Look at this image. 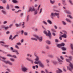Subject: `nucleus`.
<instances>
[{"label":"nucleus","instance_id":"nucleus-39","mask_svg":"<svg viewBox=\"0 0 73 73\" xmlns=\"http://www.w3.org/2000/svg\"><path fill=\"white\" fill-rule=\"evenodd\" d=\"M14 7L16 9H19V7L18 6H15Z\"/></svg>","mask_w":73,"mask_h":73},{"label":"nucleus","instance_id":"nucleus-38","mask_svg":"<svg viewBox=\"0 0 73 73\" xmlns=\"http://www.w3.org/2000/svg\"><path fill=\"white\" fill-rule=\"evenodd\" d=\"M12 57H13L15 58H17V57H16V56L15 55H13L12 56Z\"/></svg>","mask_w":73,"mask_h":73},{"label":"nucleus","instance_id":"nucleus-35","mask_svg":"<svg viewBox=\"0 0 73 73\" xmlns=\"http://www.w3.org/2000/svg\"><path fill=\"white\" fill-rule=\"evenodd\" d=\"M62 22L63 24V25H66V23L64 21H62Z\"/></svg>","mask_w":73,"mask_h":73},{"label":"nucleus","instance_id":"nucleus-21","mask_svg":"<svg viewBox=\"0 0 73 73\" xmlns=\"http://www.w3.org/2000/svg\"><path fill=\"white\" fill-rule=\"evenodd\" d=\"M47 23H48L50 24H52V21L49 20V19H48L47 20Z\"/></svg>","mask_w":73,"mask_h":73},{"label":"nucleus","instance_id":"nucleus-61","mask_svg":"<svg viewBox=\"0 0 73 73\" xmlns=\"http://www.w3.org/2000/svg\"><path fill=\"white\" fill-rule=\"evenodd\" d=\"M21 33L22 35L23 33H24V31H23V30H21Z\"/></svg>","mask_w":73,"mask_h":73},{"label":"nucleus","instance_id":"nucleus-49","mask_svg":"<svg viewBox=\"0 0 73 73\" xmlns=\"http://www.w3.org/2000/svg\"><path fill=\"white\" fill-rule=\"evenodd\" d=\"M7 56H9V57H12V55H11L10 54H8L7 55Z\"/></svg>","mask_w":73,"mask_h":73},{"label":"nucleus","instance_id":"nucleus-5","mask_svg":"<svg viewBox=\"0 0 73 73\" xmlns=\"http://www.w3.org/2000/svg\"><path fill=\"white\" fill-rule=\"evenodd\" d=\"M43 32L44 34H45L46 36H49L50 37H51V33L49 31H48V33H47V32L46 31V30H44Z\"/></svg>","mask_w":73,"mask_h":73},{"label":"nucleus","instance_id":"nucleus-9","mask_svg":"<svg viewBox=\"0 0 73 73\" xmlns=\"http://www.w3.org/2000/svg\"><path fill=\"white\" fill-rule=\"evenodd\" d=\"M31 11V12H33V11H35V8L33 7H30L29 8V9L28 12H29Z\"/></svg>","mask_w":73,"mask_h":73},{"label":"nucleus","instance_id":"nucleus-44","mask_svg":"<svg viewBox=\"0 0 73 73\" xmlns=\"http://www.w3.org/2000/svg\"><path fill=\"white\" fill-rule=\"evenodd\" d=\"M42 8H41L40 10V11L39 13V14H40V13H41L42 12Z\"/></svg>","mask_w":73,"mask_h":73},{"label":"nucleus","instance_id":"nucleus-57","mask_svg":"<svg viewBox=\"0 0 73 73\" xmlns=\"http://www.w3.org/2000/svg\"><path fill=\"white\" fill-rule=\"evenodd\" d=\"M24 35L25 36H27V35H28V34L27 33V32H25V33H24Z\"/></svg>","mask_w":73,"mask_h":73},{"label":"nucleus","instance_id":"nucleus-24","mask_svg":"<svg viewBox=\"0 0 73 73\" xmlns=\"http://www.w3.org/2000/svg\"><path fill=\"white\" fill-rule=\"evenodd\" d=\"M65 12L66 13H67V14H72V13L68 11H66Z\"/></svg>","mask_w":73,"mask_h":73},{"label":"nucleus","instance_id":"nucleus-26","mask_svg":"<svg viewBox=\"0 0 73 73\" xmlns=\"http://www.w3.org/2000/svg\"><path fill=\"white\" fill-rule=\"evenodd\" d=\"M10 61L12 62H14V61H15V59L12 58H10Z\"/></svg>","mask_w":73,"mask_h":73},{"label":"nucleus","instance_id":"nucleus-37","mask_svg":"<svg viewBox=\"0 0 73 73\" xmlns=\"http://www.w3.org/2000/svg\"><path fill=\"white\" fill-rule=\"evenodd\" d=\"M68 2L70 3L71 5H73V3L72 2V1H71V0H69L68 1Z\"/></svg>","mask_w":73,"mask_h":73},{"label":"nucleus","instance_id":"nucleus-63","mask_svg":"<svg viewBox=\"0 0 73 73\" xmlns=\"http://www.w3.org/2000/svg\"><path fill=\"white\" fill-rule=\"evenodd\" d=\"M35 32H37V31H38V29L36 28L35 29Z\"/></svg>","mask_w":73,"mask_h":73},{"label":"nucleus","instance_id":"nucleus-42","mask_svg":"<svg viewBox=\"0 0 73 73\" xmlns=\"http://www.w3.org/2000/svg\"><path fill=\"white\" fill-rule=\"evenodd\" d=\"M48 57H50V58H53V56L52 55H48Z\"/></svg>","mask_w":73,"mask_h":73},{"label":"nucleus","instance_id":"nucleus-43","mask_svg":"<svg viewBox=\"0 0 73 73\" xmlns=\"http://www.w3.org/2000/svg\"><path fill=\"white\" fill-rule=\"evenodd\" d=\"M0 52H3V53H5V54H7V52H5L4 51H2L1 50H0Z\"/></svg>","mask_w":73,"mask_h":73},{"label":"nucleus","instance_id":"nucleus-28","mask_svg":"<svg viewBox=\"0 0 73 73\" xmlns=\"http://www.w3.org/2000/svg\"><path fill=\"white\" fill-rule=\"evenodd\" d=\"M42 23L43 24H44V25H46L48 24V23H46L45 21H43Z\"/></svg>","mask_w":73,"mask_h":73},{"label":"nucleus","instance_id":"nucleus-64","mask_svg":"<svg viewBox=\"0 0 73 73\" xmlns=\"http://www.w3.org/2000/svg\"><path fill=\"white\" fill-rule=\"evenodd\" d=\"M41 73H45V72L43 70H41L40 72Z\"/></svg>","mask_w":73,"mask_h":73},{"label":"nucleus","instance_id":"nucleus-46","mask_svg":"<svg viewBox=\"0 0 73 73\" xmlns=\"http://www.w3.org/2000/svg\"><path fill=\"white\" fill-rule=\"evenodd\" d=\"M38 12L37 10L35 11L34 12V15H37V14Z\"/></svg>","mask_w":73,"mask_h":73},{"label":"nucleus","instance_id":"nucleus-52","mask_svg":"<svg viewBox=\"0 0 73 73\" xmlns=\"http://www.w3.org/2000/svg\"><path fill=\"white\" fill-rule=\"evenodd\" d=\"M60 44L61 46H64V45H65V44L64 43H62Z\"/></svg>","mask_w":73,"mask_h":73},{"label":"nucleus","instance_id":"nucleus-22","mask_svg":"<svg viewBox=\"0 0 73 73\" xmlns=\"http://www.w3.org/2000/svg\"><path fill=\"white\" fill-rule=\"evenodd\" d=\"M29 15H28L27 17V22H28L29 21Z\"/></svg>","mask_w":73,"mask_h":73},{"label":"nucleus","instance_id":"nucleus-4","mask_svg":"<svg viewBox=\"0 0 73 73\" xmlns=\"http://www.w3.org/2000/svg\"><path fill=\"white\" fill-rule=\"evenodd\" d=\"M34 63L35 64H36V65L38 64L40 67H41L42 68H44V65H43L41 61H35Z\"/></svg>","mask_w":73,"mask_h":73},{"label":"nucleus","instance_id":"nucleus-36","mask_svg":"<svg viewBox=\"0 0 73 73\" xmlns=\"http://www.w3.org/2000/svg\"><path fill=\"white\" fill-rule=\"evenodd\" d=\"M15 48H16L17 49H19L20 48L17 45H15Z\"/></svg>","mask_w":73,"mask_h":73},{"label":"nucleus","instance_id":"nucleus-51","mask_svg":"<svg viewBox=\"0 0 73 73\" xmlns=\"http://www.w3.org/2000/svg\"><path fill=\"white\" fill-rule=\"evenodd\" d=\"M60 59H61L62 60H64V58H63V57H62V56H60Z\"/></svg>","mask_w":73,"mask_h":73},{"label":"nucleus","instance_id":"nucleus-10","mask_svg":"<svg viewBox=\"0 0 73 73\" xmlns=\"http://www.w3.org/2000/svg\"><path fill=\"white\" fill-rule=\"evenodd\" d=\"M55 14L54 13H51L50 14V17L52 19H53V17H54Z\"/></svg>","mask_w":73,"mask_h":73},{"label":"nucleus","instance_id":"nucleus-1","mask_svg":"<svg viewBox=\"0 0 73 73\" xmlns=\"http://www.w3.org/2000/svg\"><path fill=\"white\" fill-rule=\"evenodd\" d=\"M71 59H66V62H69L70 64H69V65L70 66H67V68L68 69V70H70V71L71 72H73V64L70 62V61Z\"/></svg>","mask_w":73,"mask_h":73},{"label":"nucleus","instance_id":"nucleus-17","mask_svg":"<svg viewBox=\"0 0 73 73\" xmlns=\"http://www.w3.org/2000/svg\"><path fill=\"white\" fill-rule=\"evenodd\" d=\"M12 2L13 3H19V1L16 0H12Z\"/></svg>","mask_w":73,"mask_h":73},{"label":"nucleus","instance_id":"nucleus-45","mask_svg":"<svg viewBox=\"0 0 73 73\" xmlns=\"http://www.w3.org/2000/svg\"><path fill=\"white\" fill-rule=\"evenodd\" d=\"M8 28H9V27L7 26L6 27H5L4 29L5 30H7L8 29Z\"/></svg>","mask_w":73,"mask_h":73},{"label":"nucleus","instance_id":"nucleus-6","mask_svg":"<svg viewBox=\"0 0 73 73\" xmlns=\"http://www.w3.org/2000/svg\"><path fill=\"white\" fill-rule=\"evenodd\" d=\"M62 32L64 33V34L63 35H61V37H63L64 38H66V37H67V36L66 35H67V32L66 31L63 30Z\"/></svg>","mask_w":73,"mask_h":73},{"label":"nucleus","instance_id":"nucleus-33","mask_svg":"<svg viewBox=\"0 0 73 73\" xmlns=\"http://www.w3.org/2000/svg\"><path fill=\"white\" fill-rule=\"evenodd\" d=\"M55 16H59V13H54Z\"/></svg>","mask_w":73,"mask_h":73},{"label":"nucleus","instance_id":"nucleus-55","mask_svg":"<svg viewBox=\"0 0 73 73\" xmlns=\"http://www.w3.org/2000/svg\"><path fill=\"white\" fill-rule=\"evenodd\" d=\"M46 48L47 49H49V47L48 46H46Z\"/></svg>","mask_w":73,"mask_h":73},{"label":"nucleus","instance_id":"nucleus-32","mask_svg":"<svg viewBox=\"0 0 73 73\" xmlns=\"http://www.w3.org/2000/svg\"><path fill=\"white\" fill-rule=\"evenodd\" d=\"M51 31L52 32H56V30L53 29H52Z\"/></svg>","mask_w":73,"mask_h":73},{"label":"nucleus","instance_id":"nucleus-58","mask_svg":"<svg viewBox=\"0 0 73 73\" xmlns=\"http://www.w3.org/2000/svg\"><path fill=\"white\" fill-rule=\"evenodd\" d=\"M40 5H39L38 6V9H37V10L38 11H39V9L40 8Z\"/></svg>","mask_w":73,"mask_h":73},{"label":"nucleus","instance_id":"nucleus-16","mask_svg":"<svg viewBox=\"0 0 73 73\" xmlns=\"http://www.w3.org/2000/svg\"><path fill=\"white\" fill-rule=\"evenodd\" d=\"M58 60L60 64H62V62H63V61L62 60H61V59L58 58Z\"/></svg>","mask_w":73,"mask_h":73},{"label":"nucleus","instance_id":"nucleus-59","mask_svg":"<svg viewBox=\"0 0 73 73\" xmlns=\"http://www.w3.org/2000/svg\"><path fill=\"white\" fill-rule=\"evenodd\" d=\"M54 27L55 29H57V26L56 25H54Z\"/></svg>","mask_w":73,"mask_h":73},{"label":"nucleus","instance_id":"nucleus-23","mask_svg":"<svg viewBox=\"0 0 73 73\" xmlns=\"http://www.w3.org/2000/svg\"><path fill=\"white\" fill-rule=\"evenodd\" d=\"M46 42L47 44H48V45H50V41L48 40H46Z\"/></svg>","mask_w":73,"mask_h":73},{"label":"nucleus","instance_id":"nucleus-60","mask_svg":"<svg viewBox=\"0 0 73 73\" xmlns=\"http://www.w3.org/2000/svg\"><path fill=\"white\" fill-rule=\"evenodd\" d=\"M6 70H7V71H8V72H11V70L7 68L6 69Z\"/></svg>","mask_w":73,"mask_h":73},{"label":"nucleus","instance_id":"nucleus-11","mask_svg":"<svg viewBox=\"0 0 73 73\" xmlns=\"http://www.w3.org/2000/svg\"><path fill=\"white\" fill-rule=\"evenodd\" d=\"M12 52H14V53H16V54H19V53L18 52V51L16 50H13L11 51Z\"/></svg>","mask_w":73,"mask_h":73},{"label":"nucleus","instance_id":"nucleus-50","mask_svg":"<svg viewBox=\"0 0 73 73\" xmlns=\"http://www.w3.org/2000/svg\"><path fill=\"white\" fill-rule=\"evenodd\" d=\"M68 16L70 19H73V17L72 16L70 15H68Z\"/></svg>","mask_w":73,"mask_h":73},{"label":"nucleus","instance_id":"nucleus-54","mask_svg":"<svg viewBox=\"0 0 73 73\" xmlns=\"http://www.w3.org/2000/svg\"><path fill=\"white\" fill-rule=\"evenodd\" d=\"M3 24H6V23H7V21H5L3 22Z\"/></svg>","mask_w":73,"mask_h":73},{"label":"nucleus","instance_id":"nucleus-2","mask_svg":"<svg viewBox=\"0 0 73 73\" xmlns=\"http://www.w3.org/2000/svg\"><path fill=\"white\" fill-rule=\"evenodd\" d=\"M34 36L35 38H31V39L32 40H35V41H37V39H38L39 42H41L42 41V36L38 37L36 35H34Z\"/></svg>","mask_w":73,"mask_h":73},{"label":"nucleus","instance_id":"nucleus-20","mask_svg":"<svg viewBox=\"0 0 73 73\" xmlns=\"http://www.w3.org/2000/svg\"><path fill=\"white\" fill-rule=\"evenodd\" d=\"M62 4H63L64 5H66V2H65V0H62Z\"/></svg>","mask_w":73,"mask_h":73},{"label":"nucleus","instance_id":"nucleus-62","mask_svg":"<svg viewBox=\"0 0 73 73\" xmlns=\"http://www.w3.org/2000/svg\"><path fill=\"white\" fill-rule=\"evenodd\" d=\"M62 37H61V36H59V38L60 39V40H62Z\"/></svg>","mask_w":73,"mask_h":73},{"label":"nucleus","instance_id":"nucleus-34","mask_svg":"<svg viewBox=\"0 0 73 73\" xmlns=\"http://www.w3.org/2000/svg\"><path fill=\"white\" fill-rule=\"evenodd\" d=\"M13 23H12V24H11L9 26V28H11V27H13Z\"/></svg>","mask_w":73,"mask_h":73},{"label":"nucleus","instance_id":"nucleus-27","mask_svg":"<svg viewBox=\"0 0 73 73\" xmlns=\"http://www.w3.org/2000/svg\"><path fill=\"white\" fill-rule=\"evenodd\" d=\"M52 63L53 64H56L57 63V62L54 61H52Z\"/></svg>","mask_w":73,"mask_h":73},{"label":"nucleus","instance_id":"nucleus-31","mask_svg":"<svg viewBox=\"0 0 73 73\" xmlns=\"http://www.w3.org/2000/svg\"><path fill=\"white\" fill-rule=\"evenodd\" d=\"M70 47L71 49H72L73 50V44H71L70 45Z\"/></svg>","mask_w":73,"mask_h":73},{"label":"nucleus","instance_id":"nucleus-53","mask_svg":"<svg viewBox=\"0 0 73 73\" xmlns=\"http://www.w3.org/2000/svg\"><path fill=\"white\" fill-rule=\"evenodd\" d=\"M55 41L56 42H58V40L57 39H55Z\"/></svg>","mask_w":73,"mask_h":73},{"label":"nucleus","instance_id":"nucleus-7","mask_svg":"<svg viewBox=\"0 0 73 73\" xmlns=\"http://www.w3.org/2000/svg\"><path fill=\"white\" fill-rule=\"evenodd\" d=\"M0 44L2 46H4V47H8L9 46V45H5V43L3 41H1L0 42Z\"/></svg>","mask_w":73,"mask_h":73},{"label":"nucleus","instance_id":"nucleus-40","mask_svg":"<svg viewBox=\"0 0 73 73\" xmlns=\"http://www.w3.org/2000/svg\"><path fill=\"white\" fill-rule=\"evenodd\" d=\"M6 9H9V6L8 4L7 5Z\"/></svg>","mask_w":73,"mask_h":73},{"label":"nucleus","instance_id":"nucleus-56","mask_svg":"<svg viewBox=\"0 0 73 73\" xmlns=\"http://www.w3.org/2000/svg\"><path fill=\"white\" fill-rule=\"evenodd\" d=\"M12 35H10L9 38V40H11V39L12 38Z\"/></svg>","mask_w":73,"mask_h":73},{"label":"nucleus","instance_id":"nucleus-8","mask_svg":"<svg viewBox=\"0 0 73 73\" xmlns=\"http://www.w3.org/2000/svg\"><path fill=\"white\" fill-rule=\"evenodd\" d=\"M21 69L23 72H26L28 70V68L25 66H22L21 68Z\"/></svg>","mask_w":73,"mask_h":73},{"label":"nucleus","instance_id":"nucleus-48","mask_svg":"<svg viewBox=\"0 0 73 73\" xmlns=\"http://www.w3.org/2000/svg\"><path fill=\"white\" fill-rule=\"evenodd\" d=\"M46 61L47 63H49V62L50 61L49 60V59H47L46 60Z\"/></svg>","mask_w":73,"mask_h":73},{"label":"nucleus","instance_id":"nucleus-3","mask_svg":"<svg viewBox=\"0 0 73 73\" xmlns=\"http://www.w3.org/2000/svg\"><path fill=\"white\" fill-rule=\"evenodd\" d=\"M6 58H5L0 56V60H2L3 62H5V64H8L10 65H13V63L10 61L5 60H6Z\"/></svg>","mask_w":73,"mask_h":73},{"label":"nucleus","instance_id":"nucleus-18","mask_svg":"<svg viewBox=\"0 0 73 73\" xmlns=\"http://www.w3.org/2000/svg\"><path fill=\"white\" fill-rule=\"evenodd\" d=\"M65 20L67 22H69V23H72V21H71V20H70L69 19L66 18V19Z\"/></svg>","mask_w":73,"mask_h":73},{"label":"nucleus","instance_id":"nucleus-12","mask_svg":"<svg viewBox=\"0 0 73 73\" xmlns=\"http://www.w3.org/2000/svg\"><path fill=\"white\" fill-rule=\"evenodd\" d=\"M26 59H27V60H28V61H30V62H31V64H33V62H34L33 60L31 59H30L28 58H26Z\"/></svg>","mask_w":73,"mask_h":73},{"label":"nucleus","instance_id":"nucleus-30","mask_svg":"<svg viewBox=\"0 0 73 73\" xmlns=\"http://www.w3.org/2000/svg\"><path fill=\"white\" fill-rule=\"evenodd\" d=\"M1 12H2V13H3V14H6V11H5L2 10L1 11Z\"/></svg>","mask_w":73,"mask_h":73},{"label":"nucleus","instance_id":"nucleus-29","mask_svg":"<svg viewBox=\"0 0 73 73\" xmlns=\"http://www.w3.org/2000/svg\"><path fill=\"white\" fill-rule=\"evenodd\" d=\"M61 49L62 50H66V48H65L64 47H62Z\"/></svg>","mask_w":73,"mask_h":73},{"label":"nucleus","instance_id":"nucleus-25","mask_svg":"<svg viewBox=\"0 0 73 73\" xmlns=\"http://www.w3.org/2000/svg\"><path fill=\"white\" fill-rule=\"evenodd\" d=\"M56 46H57V47H58V48H60L61 47V44H58Z\"/></svg>","mask_w":73,"mask_h":73},{"label":"nucleus","instance_id":"nucleus-41","mask_svg":"<svg viewBox=\"0 0 73 73\" xmlns=\"http://www.w3.org/2000/svg\"><path fill=\"white\" fill-rule=\"evenodd\" d=\"M17 45H21V44L20 42H18L16 43Z\"/></svg>","mask_w":73,"mask_h":73},{"label":"nucleus","instance_id":"nucleus-13","mask_svg":"<svg viewBox=\"0 0 73 73\" xmlns=\"http://www.w3.org/2000/svg\"><path fill=\"white\" fill-rule=\"evenodd\" d=\"M58 70H56V72L57 73H62V71L59 68H58Z\"/></svg>","mask_w":73,"mask_h":73},{"label":"nucleus","instance_id":"nucleus-15","mask_svg":"<svg viewBox=\"0 0 73 73\" xmlns=\"http://www.w3.org/2000/svg\"><path fill=\"white\" fill-rule=\"evenodd\" d=\"M16 27H19L21 25V23H19V24H18L17 23H16L15 24Z\"/></svg>","mask_w":73,"mask_h":73},{"label":"nucleus","instance_id":"nucleus-47","mask_svg":"<svg viewBox=\"0 0 73 73\" xmlns=\"http://www.w3.org/2000/svg\"><path fill=\"white\" fill-rule=\"evenodd\" d=\"M18 36V35H15L13 37V38L14 39L16 38V37H17Z\"/></svg>","mask_w":73,"mask_h":73},{"label":"nucleus","instance_id":"nucleus-19","mask_svg":"<svg viewBox=\"0 0 73 73\" xmlns=\"http://www.w3.org/2000/svg\"><path fill=\"white\" fill-rule=\"evenodd\" d=\"M35 60L36 61H38V60H39V57L36 56V58L35 59Z\"/></svg>","mask_w":73,"mask_h":73},{"label":"nucleus","instance_id":"nucleus-14","mask_svg":"<svg viewBox=\"0 0 73 73\" xmlns=\"http://www.w3.org/2000/svg\"><path fill=\"white\" fill-rule=\"evenodd\" d=\"M50 3L52 4H53L55 3V0H50Z\"/></svg>","mask_w":73,"mask_h":73}]
</instances>
